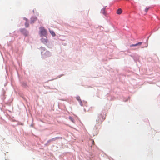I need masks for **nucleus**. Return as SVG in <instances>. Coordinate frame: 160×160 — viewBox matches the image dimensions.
<instances>
[{
	"label": "nucleus",
	"mask_w": 160,
	"mask_h": 160,
	"mask_svg": "<svg viewBox=\"0 0 160 160\" xmlns=\"http://www.w3.org/2000/svg\"><path fill=\"white\" fill-rule=\"evenodd\" d=\"M41 40L42 42L46 45L48 42V40L47 39V38L46 37L45 38H42L41 39Z\"/></svg>",
	"instance_id": "3"
},
{
	"label": "nucleus",
	"mask_w": 160,
	"mask_h": 160,
	"mask_svg": "<svg viewBox=\"0 0 160 160\" xmlns=\"http://www.w3.org/2000/svg\"><path fill=\"white\" fill-rule=\"evenodd\" d=\"M21 32H22L25 36L28 35V32L25 29H22L21 30Z\"/></svg>",
	"instance_id": "4"
},
{
	"label": "nucleus",
	"mask_w": 160,
	"mask_h": 160,
	"mask_svg": "<svg viewBox=\"0 0 160 160\" xmlns=\"http://www.w3.org/2000/svg\"><path fill=\"white\" fill-rule=\"evenodd\" d=\"M49 31L50 33L53 37H54L56 36L55 33L53 30H51L50 29H49Z\"/></svg>",
	"instance_id": "6"
},
{
	"label": "nucleus",
	"mask_w": 160,
	"mask_h": 160,
	"mask_svg": "<svg viewBox=\"0 0 160 160\" xmlns=\"http://www.w3.org/2000/svg\"><path fill=\"white\" fill-rule=\"evenodd\" d=\"M149 8L148 7V8H147L145 9V12L146 13H147L148 12V9H149Z\"/></svg>",
	"instance_id": "12"
},
{
	"label": "nucleus",
	"mask_w": 160,
	"mask_h": 160,
	"mask_svg": "<svg viewBox=\"0 0 160 160\" xmlns=\"http://www.w3.org/2000/svg\"><path fill=\"white\" fill-rule=\"evenodd\" d=\"M40 30V35L41 37L46 36L47 35L46 30L44 27H41L39 28Z\"/></svg>",
	"instance_id": "2"
},
{
	"label": "nucleus",
	"mask_w": 160,
	"mask_h": 160,
	"mask_svg": "<svg viewBox=\"0 0 160 160\" xmlns=\"http://www.w3.org/2000/svg\"><path fill=\"white\" fill-rule=\"evenodd\" d=\"M105 118L102 114H99L96 120V123L101 124Z\"/></svg>",
	"instance_id": "1"
},
{
	"label": "nucleus",
	"mask_w": 160,
	"mask_h": 160,
	"mask_svg": "<svg viewBox=\"0 0 160 160\" xmlns=\"http://www.w3.org/2000/svg\"><path fill=\"white\" fill-rule=\"evenodd\" d=\"M24 19L26 21V22L25 23V26L26 27H28L29 26V24L28 22V20L27 18H24Z\"/></svg>",
	"instance_id": "7"
},
{
	"label": "nucleus",
	"mask_w": 160,
	"mask_h": 160,
	"mask_svg": "<svg viewBox=\"0 0 160 160\" xmlns=\"http://www.w3.org/2000/svg\"><path fill=\"white\" fill-rule=\"evenodd\" d=\"M142 42H139L136 44H132L130 45V47H131L134 46H141L142 44Z\"/></svg>",
	"instance_id": "5"
},
{
	"label": "nucleus",
	"mask_w": 160,
	"mask_h": 160,
	"mask_svg": "<svg viewBox=\"0 0 160 160\" xmlns=\"http://www.w3.org/2000/svg\"><path fill=\"white\" fill-rule=\"evenodd\" d=\"M122 12V10L121 9L119 8L118 9L117 11V13L118 14H120Z\"/></svg>",
	"instance_id": "8"
},
{
	"label": "nucleus",
	"mask_w": 160,
	"mask_h": 160,
	"mask_svg": "<svg viewBox=\"0 0 160 160\" xmlns=\"http://www.w3.org/2000/svg\"><path fill=\"white\" fill-rule=\"evenodd\" d=\"M69 119L72 122H74V119H73L71 117H69Z\"/></svg>",
	"instance_id": "11"
},
{
	"label": "nucleus",
	"mask_w": 160,
	"mask_h": 160,
	"mask_svg": "<svg viewBox=\"0 0 160 160\" xmlns=\"http://www.w3.org/2000/svg\"><path fill=\"white\" fill-rule=\"evenodd\" d=\"M91 141L92 142V144L93 145H94L95 142H94V141L93 140H91Z\"/></svg>",
	"instance_id": "13"
},
{
	"label": "nucleus",
	"mask_w": 160,
	"mask_h": 160,
	"mask_svg": "<svg viewBox=\"0 0 160 160\" xmlns=\"http://www.w3.org/2000/svg\"><path fill=\"white\" fill-rule=\"evenodd\" d=\"M101 13H102L103 14H105V8H103L101 10Z\"/></svg>",
	"instance_id": "10"
},
{
	"label": "nucleus",
	"mask_w": 160,
	"mask_h": 160,
	"mask_svg": "<svg viewBox=\"0 0 160 160\" xmlns=\"http://www.w3.org/2000/svg\"><path fill=\"white\" fill-rule=\"evenodd\" d=\"M76 99L79 102L80 104H82V102L81 100L80 99V97L79 96H78L76 98Z\"/></svg>",
	"instance_id": "9"
}]
</instances>
